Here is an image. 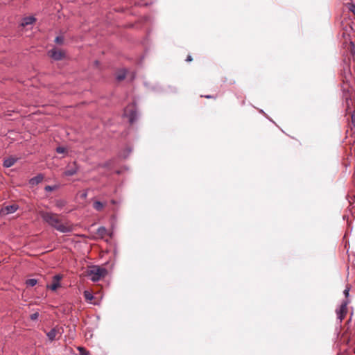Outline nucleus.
I'll return each instance as SVG.
<instances>
[{"mask_svg":"<svg viewBox=\"0 0 355 355\" xmlns=\"http://www.w3.org/2000/svg\"><path fill=\"white\" fill-rule=\"evenodd\" d=\"M39 215L45 223L60 232L68 233L73 230L72 225L68 222L62 223L59 218V215L55 213L40 211Z\"/></svg>","mask_w":355,"mask_h":355,"instance_id":"1","label":"nucleus"},{"mask_svg":"<svg viewBox=\"0 0 355 355\" xmlns=\"http://www.w3.org/2000/svg\"><path fill=\"white\" fill-rule=\"evenodd\" d=\"M107 273V270L103 267L98 266H92L87 272V275L92 282H98L104 277Z\"/></svg>","mask_w":355,"mask_h":355,"instance_id":"2","label":"nucleus"},{"mask_svg":"<svg viewBox=\"0 0 355 355\" xmlns=\"http://www.w3.org/2000/svg\"><path fill=\"white\" fill-rule=\"evenodd\" d=\"M349 302L347 300L343 301L340 307L336 310L337 319L339 320V323L342 322L347 313V305Z\"/></svg>","mask_w":355,"mask_h":355,"instance_id":"3","label":"nucleus"},{"mask_svg":"<svg viewBox=\"0 0 355 355\" xmlns=\"http://www.w3.org/2000/svg\"><path fill=\"white\" fill-rule=\"evenodd\" d=\"M48 55L55 60H60L64 57L65 53L62 50L54 48L48 51Z\"/></svg>","mask_w":355,"mask_h":355,"instance_id":"4","label":"nucleus"},{"mask_svg":"<svg viewBox=\"0 0 355 355\" xmlns=\"http://www.w3.org/2000/svg\"><path fill=\"white\" fill-rule=\"evenodd\" d=\"M19 207L17 205H8L3 207L0 210L1 216H6L10 214L15 212L18 209Z\"/></svg>","mask_w":355,"mask_h":355,"instance_id":"5","label":"nucleus"},{"mask_svg":"<svg viewBox=\"0 0 355 355\" xmlns=\"http://www.w3.org/2000/svg\"><path fill=\"white\" fill-rule=\"evenodd\" d=\"M62 278V276L57 275H55L53 278V282L51 285H47V288L51 289V291H55L60 286V281Z\"/></svg>","mask_w":355,"mask_h":355,"instance_id":"6","label":"nucleus"},{"mask_svg":"<svg viewBox=\"0 0 355 355\" xmlns=\"http://www.w3.org/2000/svg\"><path fill=\"white\" fill-rule=\"evenodd\" d=\"M58 332H59L58 329L56 327H54V328L51 329L49 332L46 333V336L49 338V340L51 342H52L55 339L56 336L58 334Z\"/></svg>","mask_w":355,"mask_h":355,"instance_id":"7","label":"nucleus"},{"mask_svg":"<svg viewBox=\"0 0 355 355\" xmlns=\"http://www.w3.org/2000/svg\"><path fill=\"white\" fill-rule=\"evenodd\" d=\"M15 162H16V159L15 158H12V157L7 158V159H4L3 165L6 168H9V167H11L12 165H14Z\"/></svg>","mask_w":355,"mask_h":355,"instance_id":"8","label":"nucleus"},{"mask_svg":"<svg viewBox=\"0 0 355 355\" xmlns=\"http://www.w3.org/2000/svg\"><path fill=\"white\" fill-rule=\"evenodd\" d=\"M43 180L42 175H38L30 180V184L32 185L37 184L41 182Z\"/></svg>","mask_w":355,"mask_h":355,"instance_id":"9","label":"nucleus"},{"mask_svg":"<svg viewBox=\"0 0 355 355\" xmlns=\"http://www.w3.org/2000/svg\"><path fill=\"white\" fill-rule=\"evenodd\" d=\"M35 19L33 17H28L23 19L21 26H25L27 25L32 24L35 21Z\"/></svg>","mask_w":355,"mask_h":355,"instance_id":"10","label":"nucleus"},{"mask_svg":"<svg viewBox=\"0 0 355 355\" xmlns=\"http://www.w3.org/2000/svg\"><path fill=\"white\" fill-rule=\"evenodd\" d=\"M94 208L97 211H101L104 207V204L100 201H95L93 204Z\"/></svg>","mask_w":355,"mask_h":355,"instance_id":"11","label":"nucleus"},{"mask_svg":"<svg viewBox=\"0 0 355 355\" xmlns=\"http://www.w3.org/2000/svg\"><path fill=\"white\" fill-rule=\"evenodd\" d=\"M67 205V202L64 200H57L55 202V206L61 209L62 207H64Z\"/></svg>","mask_w":355,"mask_h":355,"instance_id":"12","label":"nucleus"},{"mask_svg":"<svg viewBox=\"0 0 355 355\" xmlns=\"http://www.w3.org/2000/svg\"><path fill=\"white\" fill-rule=\"evenodd\" d=\"M77 171H78V168L76 167H75V168L67 170L64 172V175L67 176H71V175H75L77 173Z\"/></svg>","mask_w":355,"mask_h":355,"instance_id":"13","label":"nucleus"},{"mask_svg":"<svg viewBox=\"0 0 355 355\" xmlns=\"http://www.w3.org/2000/svg\"><path fill=\"white\" fill-rule=\"evenodd\" d=\"M84 297L88 302H91L94 298L92 293L88 291H84Z\"/></svg>","mask_w":355,"mask_h":355,"instance_id":"14","label":"nucleus"},{"mask_svg":"<svg viewBox=\"0 0 355 355\" xmlns=\"http://www.w3.org/2000/svg\"><path fill=\"white\" fill-rule=\"evenodd\" d=\"M37 281L35 279H28L26 282V284H27V286H34L35 285L37 284Z\"/></svg>","mask_w":355,"mask_h":355,"instance_id":"15","label":"nucleus"},{"mask_svg":"<svg viewBox=\"0 0 355 355\" xmlns=\"http://www.w3.org/2000/svg\"><path fill=\"white\" fill-rule=\"evenodd\" d=\"M78 350L80 352V355H91L90 353L83 347H78Z\"/></svg>","mask_w":355,"mask_h":355,"instance_id":"16","label":"nucleus"},{"mask_svg":"<svg viewBox=\"0 0 355 355\" xmlns=\"http://www.w3.org/2000/svg\"><path fill=\"white\" fill-rule=\"evenodd\" d=\"M97 232L99 235L103 236L106 233V228L104 227H100L98 228Z\"/></svg>","mask_w":355,"mask_h":355,"instance_id":"17","label":"nucleus"},{"mask_svg":"<svg viewBox=\"0 0 355 355\" xmlns=\"http://www.w3.org/2000/svg\"><path fill=\"white\" fill-rule=\"evenodd\" d=\"M39 317V313L35 312L30 315V318L31 320H36Z\"/></svg>","mask_w":355,"mask_h":355,"instance_id":"18","label":"nucleus"},{"mask_svg":"<svg viewBox=\"0 0 355 355\" xmlns=\"http://www.w3.org/2000/svg\"><path fill=\"white\" fill-rule=\"evenodd\" d=\"M63 37L60 36H58L55 39V42L58 44H62L63 43Z\"/></svg>","mask_w":355,"mask_h":355,"instance_id":"19","label":"nucleus"},{"mask_svg":"<svg viewBox=\"0 0 355 355\" xmlns=\"http://www.w3.org/2000/svg\"><path fill=\"white\" fill-rule=\"evenodd\" d=\"M66 151L65 148L59 146L56 148V152L58 153H64Z\"/></svg>","mask_w":355,"mask_h":355,"instance_id":"20","label":"nucleus"},{"mask_svg":"<svg viewBox=\"0 0 355 355\" xmlns=\"http://www.w3.org/2000/svg\"><path fill=\"white\" fill-rule=\"evenodd\" d=\"M351 119H352V125H353V126L355 128V111H354V112L352 113Z\"/></svg>","mask_w":355,"mask_h":355,"instance_id":"21","label":"nucleus"},{"mask_svg":"<svg viewBox=\"0 0 355 355\" xmlns=\"http://www.w3.org/2000/svg\"><path fill=\"white\" fill-rule=\"evenodd\" d=\"M125 73H122V74H119L117 76L116 78L118 80H122L125 78Z\"/></svg>","mask_w":355,"mask_h":355,"instance_id":"22","label":"nucleus"},{"mask_svg":"<svg viewBox=\"0 0 355 355\" xmlns=\"http://www.w3.org/2000/svg\"><path fill=\"white\" fill-rule=\"evenodd\" d=\"M135 120H136L135 114H132V115L130 117V123H133Z\"/></svg>","mask_w":355,"mask_h":355,"instance_id":"23","label":"nucleus"},{"mask_svg":"<svg viewBox=\"0 0 355 355\" xmlns=\"http://www.w3.org/2000/svg\"><path fill=\"white\" fill-rule=\"evenodd\" d=\"M349 288H347L345 289L343 293H344V295H345V296L346 297H347L349 296Z\"/></svg>","mask_w":355,"mask_h":355,"instance_id":"24","label":"nucleus"},{"mask_svg":"<svg viewBox=\"0 0 355 355\" xmlns=\"http://www.w3.org/2000/svg\"><path fill=\"white\" fill-rule=\"evenodd\" d=\"M349 10L350 11H352L354 15H355V5L352 4L351 5L350 8H349Z\"/></svg>","mask_w":355,"mask_h":355,"instance_id":"25","label":"nucleus"},{"mask_svg":"<svg viewBox=\"0 0 355 355\" xmlns=\"http://www.w3.org/2000/svg\"><path fill=\"white\" fill-rule=\"evenodd\" d=\"M45 190H46V191H53V187H51V186H46V187H45Z\"/></svg>","mask_w":355,"mask_h":355,"instance_id":"26","label":"nucleus"},{"mask_svg":"<svg viewBox=\"0 0 355 355\" xmlns=\"http://www.w3.org/2000/svg\"><path fill=\"white\" fill-rule=\"evenodd\" d=\"M186 60H187V62H191V61L192 60V58H191V55H188V56H187V59H186Z\"/></svg>","mask_w":355,"mask_h":355,"instance_id":"27","label":"nucleus"},{"mask_svg":"<svg viewBox=\"0 0 355 355\" xmlns=\"http://www.w3.org/2000/svg\"><path fill=\"white\" fill-rule=\"evenodd\" d=\"M205 97L207 98H211L212 96L207 95V96H205Z\"/></svg>","mask_w":355,"mask_h":355,"instance_id":"28","label":"nucleus"},{"mask_svg":"<svg viewBox=\"0 0 355 355\" xmlns=\"http://www.w3.org/2000/svg\"><path fill=\"white\" fill-rule=\"evenodd\" d=\"M86 196H87V194H86V193H85V194L83 195V197H86Z\"/></svg>","mask_w":355,"mask_h":355,"instance_id":"29","label":"nucleus"},{"mask_svg":"<svg viewBox=\"0 0 355 355\" xmlns=\"http://www.w3.org/2000/svg\"><path fill=\"white\" fill-rule=\"evenodd\" d=\"M112 203L114 204L115 203L114 200H112Z\"/></svg>","mask_w":355,"mask_h":355,"instance_id":"30","label":"nucleus"},{"mask_svg":"<svg viewBox=\"0 0 355 355\" xmlns=\"http://www.w3.org/2000/svg\"><path fill=\"white\" fill-rule=\"evenodd\" d=\"M354 354H355V348H354Z\"/></svg>","mask_w":355,"mask_h":355,"instance_id":"31","label":"nucleus"}]
</instances>
